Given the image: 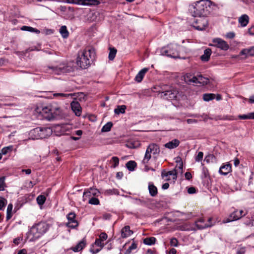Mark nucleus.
<instances>
[{"mask_svg":"<svg viewBox=\"0 0 254 254\" xmlns=\"http://www.w3.org/2000/svg\"><path fill=\"white\" fill-rule=\"evenodd\" d=\"M86 245L85 238L82 239L75 246L72 247L71 249L74 252H78L81 251Z\"/></svg>","mask_w":254,"mask_h":254,"instance_id":"f3484780","label":"nucleus"},{"mask_svg":"<svg viewBox=\"0 0 254 254\" xmlns=\"http://www.w3.org/2000/svg\"><path fill=\"white\" fill-rule=\"evenodd\" d=\"M188 192L189 194H193L196 192V189L193 187H190L188 189Z\"/></svg>","mask_w":254,"mask_h":254,"instance_id":"0e129e2a","label":"nucleus"},{"mask_svg":"<svg viewBox=\"0 0 254 254\" xmlns=\"http://www.w3.org/2000/svg\"><path fill=\"white\" fill-rule=\"evenodd\" d=\"M72 94H64V93H55L53 94V96L55 97H65V98H68L69 97H72Z\"/></svg>","mask_w":254,"mask_h":254,"instance_id":"de8ad7c7","label":"nucleus"},{"mask_svg":"<svg viewBox=\"0 0 254 254\" xmlns=\"http://www.w3.org/2000/svg\"><path fill=\"white\" fill-rule=\"evenodd\" d=\"M21 30L23 31H29L30 32H35L37 34H39L40 32L38 29L28 26H23L21 28Z\"/></svg>","mask_w":254,"mask_h":254,"instance_id":"7c9ffc66","label":"nucleus"},{"mask_svg":"<svg viewBox=\"0 0 254 254\" xmlns=\"http://www.w3.org/2000/svg\"><path fill=\"white\" fill-rule=\"evenodd\" d=\"M83 5H97L100 3V2L98 0H83Z\"/></svg>","mask_w":254,"mask_h":254,"instance_id":"bb28decb","label":"nucleus"},{"mask_svg":"<svg viewBox=\"0 0 254 254\" xmlns=\"http://www.w3.org/2000/svg\"><path fill=\"white\" fill-rule=\"evenodd\" d=\"M240 55H245L248 56H254V47L250 49H244L240 53Z\"/></svg>","mask_w":254,"mask_h":254,"instance_id":"b1692460","label":"nucleus"},{"mask_svg":"<svg viewBox=\"0 0 254 254\" xmlns=\"http://www.w3.org/2000/svg\"><path fill=\"white\" fill-rule=\"evenodd\" d=\"M12 210H11L10 209H9L8 208H7L6 217V221L9 220L12 217Z\"/></svg>","mask_w":254,"mask_h":254,"instance_id":"6e6d98bb","label":"nucleus"},{"mask_svg":"<svg viewBox=\"0 0 254 254\" xmlns=\"http://www.w3.org/2000/svg\"><path fill=\"white\" fill-rule=\"evenodd\" d=\"M151 153L149 152L148 150L146 149L144 158L142 160V163L144 165L147 164L151 159Z\"/></svg>","mask_w":254,"mask_h":254,"instance_id":"f704fd0d","label":"nucleus"},{"mask_svg":"<svg viewBox=\"0 0 254 254\" xmlns=\"http://www.w3.org/2000/svg\"><path fill=\"white\" fill-rule=\"evenodd\" d=\"M232 172V166L230 163L223 164L220 167L219 170V173L222 175H227Z\"/></svg>","mask_w":254,"mask_h":254,"instance_id":"2eb2a0df","label":"nucleus"},{"mask_svg":"<svg viewBox=\"0 0 254 254\" xmlns=\"http://www.w3.org/2000/svg\"><path fill=\"white\" fill-rule=\"evenodd\" d=\"M137 248V244L135 243H132L131 245L127 250L125 254H130L131 251Z\"/></svg>","mask_w":254,"mask_h":254,"instance_id":"37998d69","label":"nucleus"},{"mask_svg":"<svg viewBox=\"0 0 254 254\" xmlns=\"http://www.w3.org/2000/svg\"><path fill=\"white\" fill-rule=\"evenodd\" d=\"M180 143V141L177 139H174L164 144V146L168 149H172L177 147Z\"/></svg>","mask_w":254,"mask_h":254,"instance_id":"a211bd4d","label":"nucleus"},{"mask_svg":"<svg viewBox=\"0 0 254 254\" xmlns=\"http://www.w3.org/2000/svg\"><path fill=\"white\" fill-rule=\"evenodd\" d=\"M46 198L45 196L43 195H40L37 197L36 200H37V203L39 205H42L44 204V203H45V202L46 201Z\"/></svg>","mask_w":254,"mask_h":254,"instance_id":"a19ab883","label":"nucleus"},{"mask_svg":"<svg viewBox=\"0 0 254 254\" xmlns=\"http://www.w3.org/2000/svg\"><path fill=\"white\" fill-rule=\"evenodd\" d=\"M12 210H11L10 209H9L8 208H7L6 217V221L9 220L12 217Z\"/></svg>","mask_w":254,"mask_h":254,"instance_id":"4d7b16f0","label":"nucleus"},{"mask_svg":"<svg viewBox=\"0 0 254 254\" xmlns=\"http://www.w3.org/2000/svg\"><path fill=\"white\" fill-rule=\"evenodd\" d=\"M23 240V238L22 237H18L16 238H15L14 239H13V243L15 245H18V244H20V242Z\"/></svg>","mask_w":254,"mask_h":254,"instance_id":"052dcab7","label":"nucleus"},{"mask_svg":"<svg viewBox=\"0 0 254 254\" xmlns=\"http://www.w3.org/2000/svg\"><path fill=\"white\" fill-rule=\"evenodd\" d=\"M145 254H157V252L154 248L149 249L146 251Z\"/></svg>","mask_w":254,"mask_h":254,"instance_id":"e2e57ef3","label":"nucleus"},{"mask_svg":"<svg viewBox=\"0 0 254 254\" xmlns=\"http://www.w3.org/2000/svg\"><path fill=\"white\" fill-rule=\"evenodd\" d=\"M148 70V68H143L140 70L135 77V80L137 82H140Z\"/></svg>","mask_w":254,"mask_h":254,"instance_id":"aec40b11","label":"nucleus"},{"mask_svg":"<svg viewBox=\"0 0 254 254\" xmlns=\"http://www.w3.org/2000/svg\"><path fill=\"white\" fill-rule=\"evenodd\" d=\"M177 173L176 169H174L172 171H168V176H172L173 180H176L177 178Z\"/></svg>","mask_w":254,"mask_h":254,"instance_id":"864d4df0","label":"nucleus"},{"mask_svg":"<svg viewBox=\"0 0 254 254\" xmlns=\"http://www.w3.org/2000/svg\"><path fill=\"white\" fill-rule=\"evenodd\" d=\"M64 64H61L59 66H49L47 69H46L47 72L51 73H55L56 74H60L61 73H64L66 71V68Z\"/></svg>","mask_w":254,"mask_h":254,"instance_id":"9d476101","label":"nucleus"},{"mask_svg":"<svg viewBox=\"0 0 254 254\" xmlns=\"http://www.w3.org/2000/svg\"><path fill=\"white\" fill-rule=\"evenodd\" d=\"M113 123L111 122H108L106 123L102 128V132H108L109 131L112 127H113Z\"/></svg>","mask_w":254,"mask_h":254,"instance_id":"c9c22d12","label":"nucleus"},{"mask_svg":"<svg viewBox=\"0 0 254 254\" xmlns=\"http://www.w3.org/2000/svg\"><path fill=\"white\" fill-rule=\"evenodd\" d=\"M213 46L223 51H227L229 48V45L224 40L221 38H215L212 41Z\"/></svg>","mask_w":254,"mask_h":254,"instance_id":"f8f14e48","label":"nucleus"},{"mask_svg":"<svg viewBox=\"0 0 254 254\" xmlns=\"http://www.w3.org/2000/svg\"><path fill=\"white\" fill-rule=\"evenodd\" d=\"M203 156V153L202 152H199L197 156L195 157V160L196 162H199L202 160Z\"/></svg>","mask_w":254,"mask_h":254,"instance_id":"5fc2aeb1","label":"nucleus"},{"mask_svg":"<svg viewBox=\"0 0 254 254\" xmlns=\"http://www.w3.org/2000/svg\"><path fill=\"white\" fill-rule=\"evenodd\" d=\"M64 2L74 4L82 5L84 4L83 3V0H64Z\"/></svg>","mask_w":254,"mask_h":254,"instance_id":"ea45409f","label":"nucleus"},{"mask_svg":"<svg viewBox=\"0 0 254 254\" xmlns=\"http://www.w3.org/2000/svg\"><path fill=\"white\" fill-rule=\"evenodd\" d=\"M52 129L50 127H37L30 131V134L34 139L45 138L50 136Z\"/></svg>","mask_w":254,"mask_h":254,"instance_id":"423d86ee","label":"nucleus"},{"mask_svg":"<svg viewBox=\"0 0 254 254\" xmlns=\"http://www.w3.org/2000/svg\"><path fill=\"white\" fill-rule=\"evenodd\" d=\"M126 146L129 148L134 149L136 148L140 145V143L137 141L130 140L126 143Z\"/></svg>","mask_w":254,"mask_h":254,"instance_id":"a878e982","label":"nucleus"},{"mask_svg":"<svg viewBox=\"0 0 254 254\" xmlns=\"http://www.w3.org/2000/svg\"><path fill=\"white\" fill-rule=\"evenodd\" d=\"M244 211L242 210H235L228 217V218L223 220L224 223H228L233 221L237 220L245 216L246 214H243Z\"/></svg>","mask_w":254,"mask_h":254,"instance_id":"9b49d317","label":"nucleus"},{"mask_svg":"<svg viewBox=\"0 0 254 254\" xmlns=\"http://www.w3.org/2000/svg\"><path fill=\"white\" fill-rule=\"evenodd\" d=\"M149 150L150 153H152L153 155H159L160 150L159 145L156 143L150 144L146 148Z\"/></svg>","mask_w":254,"mask_h":254,"instance_id":"dca6fc26","label":"nucleus"},{"mask_svg":"<svg viewBox=\"0 0 254 254\" xmlns=\"http://www.w3.org/2000/svg\"><path fill=\"white\" fill-rule=\"evenodd\" d=\"M238 21L242 27H246L249 23V17L247 14H243L239 18Z\"/></svg>","mask_w":254,"mask_h":254,"instance_id":"412c9836","label":"nucleus"},{"mask_svg":"<svg viewBox=\"0 0 254 254\" xmlns=\"http://www.w3.org/2000/svg\"><path fill=\"white\" fill-rule=\"evenodd\" d=\"M102 249H101V248L96 249H94L93 248H91L90 249V252L92 253L93 254H96L99 253Z\"/></svg>","mask_w":254,"mask_h":254,"instance_id":"69168bd1","label":"nucleus"},{"mask_svg":"<svg viewBox=\"0 0 254 254\" xmlns=\"http://www.w3.org/2000/svg\"><path fill=\"white\" fill-rule=\"evenodd\" d=\"M249 33L251 35H254V26L251 27L248 30Z\"/></svg>","mask_w":254,"mask_h":254,"instance_id":"774afa93","label":"nucleus"},{"mask_svg":"<svg viewBox=\"0 0 254 254\" xmlns=\"http://www.w3.org/2000/svg\"><path fill=\"white\" fill-rule=\"evenodd\" d=\"M156 239L155 237H151L145 238L143 240V243L146 245L151 246L156 243Z\"/></svg>","mask_w":254,"mask_h":254,"instance_id":"c85d7f7f","label":"nucleus"},{"mask_svg":"<svg viewBox=\"0 0 254 254\" xmlns=\"http://www.w3.org/2000/svg\"><path fill=\"white\" fill-rule=\"evenodd\" d=\"M110 162L112 164L111 167L115 168L119 164V159L118 157L114 156L111 158Z\"/></svg>","mask_w":254,"mask_h":254,"instance_id":"e433bc0d","label":"nucleus"},{"mask_svg":"<svg viewBox=\"0 0 254 254\" xmlns=\"http://www.w3.org/2000/svg\"><path fill=\"white\" fill-rule=\"evenodd\" d=\"M208 21L206 17H198V18L194 19L192 26L198 30H203L207 27Z\"/></svg>","mask_w":254,"mask_h":254,"instance_id":"6e6552de","label":"nucleus"},{"mask_svg":"<svg viewBox=\"0 0 254 254\" xmlns=\"http://www.w3.org/2000/svg\"><path fill=\"white\" fill-rule=\"evenodd\" d=\"M95 58V52L94 49L88 48L78 53L77 58V64L81 68H86L91 64Z\"/></svg>","mask_w":254,"mask_h":254,"instance_id":"f03ea898","label":"nucleus"},{"mask_svg":"<svg viewBox=\"0 0 254 254\" xmlns=\"http://www.w3.org/2000/svg\"><path fill=\"white\" fill-rule=\"evenodd\" d=\"M60 33L64 38H67L68 37L69 32L65 25L61 26L60 29Z\"/></svg>","mask_w":254,"mask_h":254,"instance_id":"cd10ccee","label":"nucleus"},{"mask_svg":"<svg viewBox=\"0 0 254 254\" xmlns=\"http://www.w3.org/2000/svg\"><path fill=\"white\" fill-rule=\"evenodd\" d=\"M5 177L2 176L0 178V191L4 190V188L6 187L5 183Z\"/></svg>","mask_w":254,"mask_h":254,"instance_id":"79ce46f5","label":"nucleus"},{"mask_svg":"<svg viewBox=\"0 0 254 254\" xmlns=\"http://www.w3.org/2000/svg\"><path fill=\"white\" fill-rule=\"evenodd\" d=\"M170 243L171 246L177 247L178 241L176 238H173L171 239Z\"/></svg>","mask_w":254,"mask_h":254,"instance_id":"bf43d9fd","label":"nucleus"},{"mask_svg":"<svg viewBox=\"0 0 254 254\" xmlns=\"http://www.w3.org/2000/svg\"><path fill=\"white\" fill-rule=\"evenodd\" d=\"M12 148H13V146L11 145L3 147L1 150V152L2 154L5 155L8 152H11L12 150Z\"/></svg>","mask_w":254,"mask_h":254,"instance_id":"c03bdc74","label":"nucleus"},{"mask_svg":"<svg viewBox=\"0 0 254 254\" xmlns=\"http://www.w3.org/2000/svg\"><path fill=\"white\" fill-rule=\"evenodd\" d=\"M238 118L241 120L254 119V112L250 113L247 115H240Z\"/></svg>","mask_w":254,"mask_h":254,"instance_id":"2f4dec72","label":"nucleus"},{"mask_svg":"<svg viewBox=\"0 0 254 254\" xmlns=\"http://www.w3.org/2000/svg\"><path fill=\"white\" fill-rule=\"evenodd\" d=\"M39 114L45 119L51 121L61 115L62 109L57 103L53 102L39 109Z\"/></svg>","mask_w":254,"mask_h":254,"instance_id":"20e7f679","label":"nucleus"},{"mask_svg":"<svg viewBox=\"0 0 254 254\" xmlns=\"http://www.w3.org/2000/svg\"><path fill=\"white\" fill-rule=\"evenodd\" d=\"M202 165L203 166V164H202ZM202 174L203 178H206L209 177V173L208 170L205 167L203 166L202 169Z\"/></svg>","mask_w":254,"mask_h":254,"instance_id":"8fccbe9b","label":"nucleus"},{"mask_svg":"<svg viewBox=\"0 0 254 254\" xmlns=\"http://www.w3.org/2000/svg\"><path fill=\"white\" fill-rule=\"evenodd\" d=\"M54 130L56 135L57 136H60L63 134L65 131L64 127L59 125L56 126L54 127Z\"/></svg>","mask_w":254,"mask_h":254,"instance_id":"5701e85b","label":"nucleus"},{"mask_svg":"<svg viewBox=\"0 0 254 254\" xmlns=\"http://www.w3.org/2000/svg\"><path fill=\"white\" fill-rule=\"evenodd\" d=\"M136 200V203L137 204H140L143 206H145L147 203L148 202V199L142 200L140 198H134Z\"/></svg>","mask_w":254,"mask_h":254,"instance_id":"09e8293b","label":"nucleus"},{"mask_svg":"<svg viewBox=\"0 0 254 254\" xmlns=\"http://www.w3.org/2000/svg\"><path fill=\"white\" fill-rule=\"evenodd\" d=\"M235 36V33L234 32H229L226 35V37L228 39H233Z\"/></svg>","mask_w":254,"mask_h":254,"instance_id":"680f3d73","label":"nucleus"},{"mask_svg":"<svg viewBox=\"0 0 254 254\" xmlns=\"http://www.w3.org/2000/svg\"><path fill=\"white\" fill-rule=\"evenodd\" d=\"M132 233L133 232L130 230L129 226H125L121 230V236L123 238L130 236Z\"/></svg>","mask_w":254,"mask_h":254,"instance_id":"4be33fe9","label":"nucleus"},{"mask_svg":"<svg viewBox=\"0 0 254 254\" xmlns=\"http://www.w3.org/2000/svg\"><path fill=\"white\" fill-rule=\"evenodd\" d=\"M71 108L73 112L77 116H80L81 114V108L80 104L77 101H72L70 104Z\"/></svg>","mask_w":254,"mask_h":254,"instance_id":"4468645a","label":"nucleus"},{"mask_svg":"<svg viewBox=\"0 0 254 254\" xmlns=\"http://www.w3.org/2000/svg\"><path fill=\"white\" fill-rule=\"evenodd\" d=\"M185 178L187 180H190V179L192 178V176H191V174L190 172H187L185 174Z\"/></svg>","mask_w":254,"mask_h":254,"instance_id":"338daca9","label":"nucleus"},{"mask_svg":"<svg viewBox=\"0 0 254 254\" xmlns=\"http://www.w3.org/2000/svg\"><path fill=\"white\" fill-rule=\"evenodd\" d=\"M184 80L188 84H193L198 86L207 85L209 82L208 78L203 77L201 74L194 76L189 73L184 76Z\"/></svg>","mask_w":254,"mask_h":254,"instance_id":"39448f33","label":"nucleus"},{"mask_svg":"<svg viewBox=\"0 0 254 254\" xmlns=\"http://www.w3.org/2000/svg\"><path fill=\"white\" fill-rule=\"evenodd\" d=\"M148 190L149 194L151 196L154 197L158 193L157 188L153 184L150 183H149Z\"/></svg>","mask_w":254,"mask_h":254,"instance_id":"393cba45","label":"nucleus"},{"mask_svg":"<svg viewBox=\"0 0 254 254\" xmlns=\"http://www.w3.org/2000/svg\"><path fill=\"white\" fill-rule=\"evenodd\" d=\"M76 214L74 212H71L66 215V218L68 222L65 224V226L71 229H75L78 226V222L75 219Z\"/></svg>","mask_w":254,"mask_h":254,"instance_id":"1a4fd4ad","label":"nucleus"},{"mask_svg":"<svg viewBox=\"0 0 254 254\" xmlns=\"http://www.w3.org/2000/svg\"><path fill=\"white\" fill-rule=\"evenodd\" d=\"M87 193H90V194H92L93 195H96L98 193H99V191L97 189H91V188L90 191H84L83 192V195H86Z\"/></svg>","mask_w":254,"mask_h":254,"instance_id":"3c124183","label":"nucleus"},{"mask_svg":"<svg viewBox=\"0 0 254 254\" xmlns=\"http://www.w3.org/2000/svg\"><path fill=\"white\" fill-rule=\"evenodd\" d=\"M7 203V200L4 197L0 196V210H2Z\"/></svg>","mask_w":254,"mask_h":254,"instance_id":"49530a36","label":"nucleus"},{"mask_svg":"<svg viewBox=\"0 0 254 254\" xmlns=\"http://www.w3.org/2000/svg\"><path fill=\"white\" fill-rule=\"evenodd\" d=\"M211 4L210 0H200L190 6V10L194 17H206L210 12Z\"/></svg>","mask_w":254,"mask_h":254,"instance_id":"f257e3e1","label":"nucleus"},{"mask_svg":"<svg viewBox=\"0 0 254 254\" xmlns=\"http://www.w3.org/2000/svg\"><path fill=\"white\" fill-rule=\"evenodd\" d=\"M162 96L164 97L168 96L170 98H173L175 97V95L174 94V93L170 90L165 91L164 92H163L162 93Z\"/></svg>","mask_w":254,"mask_h":254,"instance_id":"a18cd8bd","label":"nucleus"},{"mask_svg":"<svg viewBox=\"0 0 254 254\" xmlns=\"http://www.w3.org/2000/svg\"><path fill=\"white\" fill-rule=\"evenodd\" d=\"M127 107L125 105L118 106L117 108L114 110V112L116 114H124L125 113V110Z\"/></svg>","mask_w":254,"mask_h":254,"instance_id":"72a5a7b5","label":"nucleus"},{"mask_svg":"<svg viewBox=\"0 0 254 254\" xmlns=\"http://www.w3.org/2000/svg\"><path fill=\"white\" fill-rule=\"evenodd\" d=\"M89 203L93 205H98L100 203V201L98 198L96 197H92L89 200Z\"/></svg>","mask_w":254,"mask_h":254,"instance_id":"603ef678","label":"nucleus"},{"mask_svg":"<svg viewBox=\"0 0 254 254\" xmlns=\"http://www.w3.org/2000/svg\"><path fill=\"white\" fill-rule=\"evenodd\" d=\"M94 246L99 247V248H101V249H103L104 247V241H101L99 239L97 238L95 240L92 247H94Z\"/></svg>","mask_w":254,"mask_h":254,"instance_id":"58836bf2","label":"nucleus"},{"mask_svg":"<svg viewBox=\"0 0 254 254\" xmlns=\"http://www.w3.org/2000/svg\"><path fill=\"white\" fill-rule=\"evenodd\" d=\"M117 50L114 48H110V52L109 54V59L110 60H113L116 56V53H117Z\"/></svg>","mask_w":254,"mask_h":254,"instance_id":"4c0bfd02","label":"nucleus"},{"mask_svg":"<svg viewBox=\"0 0 254 254\" xmlns=\"http://www.w3.org/2000/svg\"><path fill=\"white\" fill-rule=\"evenodd\" d=\"M211 220V218H209L207 223H205L203 218H199L196 221L195 225L198 229H204L213 225L210 222Z\"/></svg>","mask_w":254,"mask_h":254,"instance_id":"ddd939ff","label":"nucleus"},{"mask_svg":"<svg viewBox=\"0 0 254 254\" xmlns=\"http://www.w3.org/2000/svg\"><path fill=\"white\" fill-rule=\"evenodd\" d=\"M212 51L209 48L205 49L204 51V54L200 56V60L203 62H208L211 55Z\"/></svg>","mask_w":254,"mask_h":254,"instance_id":"6ab92c4d","label":"nucleus"},{"mask_svg":"<svg viewBox=\"0 0 254 254\" xmlns=\"http://www.w3.org/2000/svg\"><path fill=\"white\" fill-rule=\"evenodd\" d=\"M215 94L213 93H205L203 95V99L205 101L208 102L215 98Z\"/></svg>","mask_w":254,"mask_h":254,"instance_id":"473e14b6","label":"nucleus"},{"mask_svg":"<svg viewBox=\"0 0 254 254\" xmlns=\"http://www.w3.org/2000/svg\"><path fill=\"white\" fill-rule=\"evenodd\" d=\"M179 46L176 44H170L161 49L163 55L174 59L179 58Z\"/></svg>","mask_w":254,"mask_h":254,"instance_id":"0eeeda50","label":"nucleus"},{"mask_svg":"<svg viewBox=\"0 0 254 254\" xmlns=\"http://www.w3.org/2000/svg\"><path fill=\"white\" fill-rule=\"evenodd\" d=\"M136 163L134 161H129L126 164V167L129 171H133L136 167Z\"/></svg>","mask_w":254,"mask_h":254,"instance_id":"c756f323","label":"nucleus"},{"mask_svg":"<svg viewBox=\"0 0 254 254\" xmlns=\"http://www.w3.org/2000/svg\"><path fill=\"white\" fill-rule=\"evenodd\" d=\"M49 225L45 222H40L33 225L27 233V238L34 242L40 238L49 230Z\"/></svg>","mask_w":254,"mask_h":254,"instance_id":"7ed1b4c3","label":"nucleus"},{"mask_svg":"<svg viewBox=\"0 0 254 254\" xmlns=\"http://www.w3.org/2000/svg\"><path fill=\"white\" fill-rule=\"evenodd\" d=\"M108 238L107 234L105 232H102L99 235V239L100 240L104 241Z\"/></svg>","mask_w":254,"mask_h":254,"instance_id":"13d9d810","label":"nucleus"}]
</instances>
